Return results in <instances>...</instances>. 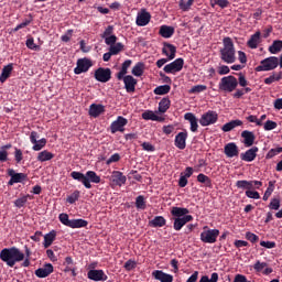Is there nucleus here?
<instances>
[{
  "instance_id": "nucleus-1",
  "label": "nucleus",
  "mask_w": 282,
  "mask_h": 282,
  "mask_svg": "<svg viewBox=\"0 0 282 282\" xmlns=\"http://www.w3.org/2000/svg\"><path fill=\"white\" fill-rule=\"evenodd\" d=\"M191 213L188 208L185 207H172L171 208V220L174 221L173 228L176 231H180L187 225L189 221H193V216L188 215Z\"/></svg>"
},
{
  "instance_id": "nucleus-2",
  "label": "nucleus",
  "mask_w": 282,
  "mask_h": 282,
  "mask_svg": "<svg viewBox=\"0 0 282 282\" xmlns=\"http://www.w3.org/2000/svg\"><path fill=\"white\" fill-rule=\"evenodd\" d=\"M0 259L9 268H14L17 263H21L25 259V253L21 252L17 247L4 248L0 251Z\"/></svg>"
},
{
  "instance_id": "nucleus-3",
  "label": "nucleus",
  "mask_w": 282,
  "mask_h": 282,
  "mask_svg": "<svg viewBox=\"0 0 282 282\" xmlns=\"http://www.w3.org/2000/svg\"><path fill=\"white\" fill-rule=\"evenodd\" d=\"M237 51L235 50V43L230 37H224L223 48L219 51L220 61L227 63V65H232L237 61Z\"/></svg>"
},
{
  "instance_id": "nucleus-4",
  "label": "nucleus",
  "mask_w": 282,
  "mask_h": 282,
  "mask_svg": "<svg viewBox=\"0 0 282 282\" xmlns=\"http://www.w3.org/2000/svg\"><path fill=\"white\" fill-rule=\"evenodd\" d=\"M70 177H73V180H76L77 182L83 183L85 188H91V183L100 184L101 182L100 175H97L95 171H88L86 172V174H83L82 172L73 171L70 173Z\"/></svg>"
},
{
  "instance_id": "nucleus-5",
  "label": "nucleus",
  "mask_w": 282,
  "mask_h": 282,
  "mask_svg": "<svg viewBox=\"0 0 282 282\" xmlns=\"http://www.w3.org/2000/svg\"><path fill=\"white\" fill-rule=\"evenodd\" d=\"M239 86V83L237 82V77L229 75L226 77H223L219 82V89L220 91H227V94H232Z\"/></svg>"
},
{
  "instance_id": "nucleus-6",
  "label": "nucleus",
  "mask_w": 282,
  "mask_h": 282,
  "mask_svg": "<svg viewBox=\"0 0 282 282\" xmlns=\"http://www.w3.org/2000/svg\"><path fill=\"white\" fill-rule=\"evenodd\" d=\"M279 67V57L270 56L260 62V65L256 67V72H272Z\"/></svg>"
},
{
  "instance_id": "nucleus-7",
  "label": "nucleus",
  "mask_w": 282,
  "mask_h": 282,
  "mask_svg": "<svg viewBox=\"0 0 282 282\" xmlns=\"http://www.w3.org/2000/svg\"><path fill=\"white\" fill-rule=\"evenodd\" d=\"M217 237H219V229H208V226H205L200 234V241L203 243H217Z\"/></svg>"
},
{
  "instance_id": "nucleus-8",
  "label": "nucleus",
  "mask_w": 282,
  "mask_h": 282,
  "mask_svg": "<svg viewBox=\"0 0 282 282\" xmlns=\"http://www.w3.org/2000/svg\"><path fill=\"white\" fill-rule=\"evenodd\" d=\"M261 186H263V182L261 181L241 180L236 182V187L240 188L241 191H254V189L259 191Z\"/></svg>"
},
{
  "instance_id": "nucleus-9",
  "label": "nucleus",
  "mask_w": 282,
  "mask_h": 282,
  "mask_svg": "<svg viewBox=\"0 0 282 282\" xmlns=\"http://www.w3.org/2000/svg\"><path fill=\"white\" fill-rule=\"evenodd\" d=\"M219 120V115L215 110H208L207 112L203 113L199 119V124L202 127H210V124H215Z\"/></svg>"
},
{
  "instance_id": "nucleus-10",
  "label": "nucleus",
  "mask_w": 282,
  "mask_h": 282,
  "mask_svg": "<svg viewBox=\"0 0 282 282\" xmlns=\"http://www.w3.org/2000/svg\"><path fill=\"white\" fill-rule=\"evenodd\" d=\"M30 142L33 144L32 149L34 151H42L47 145V139L42 138L39 140V132L32 131L30 134Z\"/></svg>"
},
{
  "instance_id": "nucleus-11",
  "label": "nucleus",
  "mask_w": 282,
  "mask_h": 282,
  "mask_svg": "<svg viewBox=\"0 0 282 282\" xmlns=\"http://www.w3.org/2000/svg\"><path fill=\"white\" fill-rule=\"evenodd\" d=\"M181 69H184V58L178 57L174 62L165 65L163 72L165 74H177Z\"/></svg>"
},
{
  "instance_id": "nucleus-12",
  "label": "nucleus",
  "mask_w": 282,
  "mask_h": 282,
  "mask_svg": "<svg viewBox=\"0 0 282 282\" xmlns=\"http://www.w3.org/2000/svg\"><path fill=\"white\" fill-rule=\"evenodd\" d=\"M94 64L91 63V59L84 57V58H79L77 61V67L74 68V74H85L86 72H89V68L93 66Z\"/></svg>"
},
{
  "instance_id": "nucleus-13",
  "label": "nucleus",
  "mask_w": 282,
  "mask_h": 282,
  "mask_svg": "<svg viewBox=\"0 0 282 282\" xmlns=\"http://www.w3.org/2000/svg\"><path fill=\"white\" fill-rule=\"evenodd\" d=\"M95 78L98 83H109L111 80V68H97L95 70Z\"/></svg>"
},
{
  "instance_id": "nucleus-14",
  "label": "nucleus",
  "mask_w": 282,
  "mask_h": 282,
  "mask_svg": "<svg viewBox=\"0 0 282 282\" xmlns=\"http://www.w3.org/2000/svg\"><path fill=\"white\" fill-rule=\"evenodd\" d=\"M129 124V120L127 118L119 116L116 121L110 124L111 133H118V131H124V127Z\"/></svg>"
},
{
  "instance_id": "nucleus-15",
  "label": "nucleus",
  "mask_w": 282,
  "mask_h": 282,
  "mask_svg": "<svg viewBox=\"0 0 282 282\" xmlns=\"http://www.w3.org/2000/svg\"><path fill=\"white\" fill-rule=\"evenodd\" d=\"M87 276L90 281H96V282H105L109 276L105 274V271L101 269H91L87 272Z\"/></svg>"
},
{
  "instance_id": "nucleus-16",
  "label": "nucleus",
  "mask_w": 282,
  "mask_h": 282,
  "mask_svg": "<svg viewBox=\"0 0 282 282\" xmlns=\"http://www.w3.org/2000/svg\"><path fill=\"white\" fill-rule=\"evenodd\" d=\"M124 89L128 94H133L135 91V85H138V79L131 75H123L122 79Z\"/></svg>"
},
{
  "instance_id": "nucleus-17",
  "label": "nucleus",
  "mask_w": 282,
  "mask_h": 282,
  "mask_svg": "<svg viewBox=\"0 0 282 282\" xmlns=\"http://www.w3.org/2000/svg\"><path fill=\"white\" fill-rule=\"evenodd\" d=\"M186 140H188V132L185 130L183 132H178L174 140V145L176 149L184 151L186 149Z\"/></svg>"
},
{
  "instance_id": "nucleus-18",
  "label": "nucleus",
  "mask_w": 282,
  "mask_h": 282,
  "mask_svg": "<svg viewBox=\"0 0 282 282\" xmlns=\"http://www.w3.org/2000/svg\"><path fill=\"white\" fill-rule=\"evenodd\" d=\"M162 54L167 56V61H173L175 58V54H177V47L169 42H164Z\"/></svg>"
},
{
  "instance_id": "nucleus-19",
  "label": "nucleus",
  "mask_w": 282,
  "mask_h": 282,
  "mask_svg": "<svg viewBox=\"0 0 282 282\" xmlns=\"http://www.w3.org/2000/svg\"><path fill=\"white\" fill-rule=\"evenodd\" d=\"M52 272H54V265H52V263H46L43 268L35 270V276H37V279H47Z\"/></svg>"
},
{
  "instance_id": "nucleus-20",
  "label": "nucleus",
  "mask_w": 282,
  "mask_h": 282,
  "mask_svg": "<svg viewBox=\"0 0 282 282\" xmlns=\"http://www.w3.org/2000/svg\"><path fill=\"white\" fill-rule=\"evenodd\" d=\"M151 22V13H149L147 10H142L141 13H138L135 23L139 25V28H144V25H149Z\"/></svg>"
},
{
  "instance_id": "nucleus-21",
  "label": "nucleus",
  "mask_w": 282,
  "mask_h": 282,
  "mask_svg": "<svg viewBox=\"0 0 282 282\" xmlns=\"http://www.w3.org/2000/svg\"><path fill=\"white\" fill-rule=\"evenodd\" d=\"M257 153H259V148L252 147L245 153H241L240 159L242 160V162H254V160H257Z\"/></svg>"
},
{
  "instance_id": "nucleus-22",
  "label": "nucleus",
  "mask_w": 282,
  "mask_h": 282,
  "mask_svg": "<svg viewBox=\"0 0 282 282\" xmlns=\"http://www.w3.org/2000/svg\"><path fill=\"white\" fill-rule=\"evenodd\" d=\"M224 153L227 158H239V147L235 142L227 143Z\"/></svg>"
},
{
  "instance_id": "nucleus-23",
  "label": "nucleus",
  "mask_w": 282,
  "mask_h": 282,
  "mask_svg": "<svg viewBox=\"0 0 282 282\" xmlns=\"http://www.w3.org/2000/svg\"><path fill=\"white\" fill-rule=\"evenodd\" d=\"M110 180L115 186H123V184H127V176L120 171H113Z\"/></svg>"
},
{
  "instance_id": "nucleus-24",
  "label": "nucleus",
  "mask_w": 282,
  "mask_h": 282,
  "mask_svg": "<svg viewBox=\"0 0 282 282\" xmlns=\"http://www.w3.org/2000/svg\"><path fill=\"white\" fill-rule=\"evenodd\" d=\"M152 276H153V279H155L156 281H160V282H173V275L165 273L162 270H154L152 272Z\"/></svg>"
},
{
  "instance_id": "nucleus-25",
  "label": "nucleus",
  "mask_w": 282,
  "mask_h": 282,
  "mask_svg": "<svg viewBox=\"0 0 282 282\" xmlns=\"http://www.w3.org/2000/svg\"><path fill=\"white\" fill-rule=\"evenodd\" d=\"M184 119L189 122L191 124L189 129L192 133H197V129H199V123H197L198 122L197 117H195L193 112H186L184 115Z\"/></svg>"
},
{
  "instance_id": "nucleus-26",
  "label": "nucleus",
  "mask_w": 282,
  "mask_h": 282,
  "mask_svg": "<svg viewBox=\"0 0 282 282\" xmlns=\"http://www.w3.org/2000/svg\"><path fill=\"white\" fill-rule=\"evenodd\" d=\"M241 138H243L245 147H252V144H254V140L257 139V137H254V132L250 130H243L241 132Z\"/></svg>"
},
{
  "instance_id": "nucleus-27",
  "label": "nucleus",
  "mask_w": 282,
  "mask_h": 282,
  "mask_svg": "<svg viewBox=\"0 0 282 282\" xmlns=\"http://www.w3.org/2000/svg\"><path fill=\"white\" fill-rule=\"evenodd\" d=\"M133 64V61L127 59L122 63L120 72L117 73L116 78L117 80H122L123 76L129 74V67Z\"/></svg>"
},
{
  "instance_id": "nucleus-28",
  "label": "nucleus",
  "mask_w": 282,
  "mask_h": 282,
  "mask_svg": "<svg viewBox=\"0 0 282 282\" xmlns=\"http://www.w3.org/2000/svg\"><path fill=\"white\" fill-rule=\"evenodd\" d=\"M101 113H105V106L100 104L90 105L89 116H91V118H98V116H100Z\"/></svg>"
},
{
  "instance_id": "nucleus-29",
  "label": "nucleus",
  "mask_w": 282,
  "mask_h": 282,
  "mask_svg": "<svg viewBox=\"0 0 282 282\" xmlns=\"http://www.w3.org/2000/svg\"><path fill=\"white\" fill-rule=\"evenodd\" d=\"M14 69V64H8L6 66H3L2 68V73L0 75V83H6V80H8V78H10V76L12 75V70Z\"/></svg>"
},
{
  "instance_id": "nucleus-30",
  "label": "nucleus",
  "mask_w": 282,
  "mask_h": 282,
  "mask_svg": "<svg viewBox=\"0 0 282 282\" xmlns=\"http://www.w3.org/2000/svg\"><path fill=\"white\" fill-rule=\"evenodd\" d=\"M159 34L163 39H171V36H173L175 34V28L169 26V25H162L160 28Z\"/></svg>"
},
{
  "instance_id": "nucleus-31",
  "label": "nucleus",
  "mask_w": 282,
  "mask_h": 282,
  "mask_svg": "<svg viewBox=\"0 0 282 282\" xmlns=\"http://www.w3.org/2000/svg\"><path fill=\"white\" fill-rule=\"evenodd\" d=\"M149 225L152 228H164V226H166V218L163 216H155L152 220L149 221Z\"/></svg>"
},
{
  "instance_id": "nucleus-32",
  "label": "nucleus",
  "mask_w": 282,
  "mask_h": 282,
  "mask_svg": "<svg viewBox=\"0 0 282 282\" xmlns=\"http://www.w3.org/2000/svg\"><path fill=\"white\" fill-rule=\"evenodd\" d=\"M241 124H243V121H241V120H239V119L231 120V121L225 123V124L221 127V130H223L225 133H228V131H232V129H236V127H241Z\"/></svg>"
},
{
  "instance_id": "nucleus-33",
  "label": "nucleus",
  "mask_w": 282,
  "mask_h": 282,
  "mask_svg": "<svg viewBox=\"0 0 282 282\" xmlns=\"http://www.w3.org/2000/svg\"><path fill=\"white\" fill-rule=\"evenodd\" d=\"M260 39L261 32L258 31L253 35H251L250 40L247 42L248 47H250L251 50H257V47H259Z\"/></svg>"
},
{
  "instance_id": "nucleus-34",
  "label": "nucleus",
  "mask_w": 282,
  "mask_h": 282,
  "mask_svg": "<svg viewBox=\"0 0 282 282\" xmlns=\"http://www.w3.org/2000/svg\"><path fill=\"white\" fill-rule=\"evenodd\" d=\"M8 175L14 180L15 184H21V182H25V180H28V174L17 173L14 170H9Z\"/></svg>"
},
{
  "instance_id": "nucleus-35",
  "label": "nucleus",
  "mask_w": 282,
  "mask_h": 282,
  "mask_svg": "<svg viewBox=\"0 0 282 282\" xmlns=\"http://www.w3.org/2000/svg\"><path fill=\"white\" fill-rule=\"evenodd\" d=\"M54 241H56V230H52L44 236V242H43L44 248H50V246H52Z\"/></svg>"
},
{
  "instance_id": "nucleus-36",
  "label": "nucleus",
  "mask_w": 282,
  "mask_h": 282,
  "mask_svg": "<svg viewBox=\"0 0 282 282\" xmlns=\"http://www.w3.org/2000/svg\"><path fill=\"white\" fill-rule=\"evenodd\" d=\"M171 109V99L169 97H164L159 102V113H166Z\"/></svg>"
},
{
  "instance_id": "nucleus-37",
  "label": "nucleus",
  "mask_w": 282,
  "mask_h": 282,
  "mask_svg": "<svg viewBox=\"0 0 282 282\" xmlns=\"http://www.w3.org/2000/svg\"><path fill=\"white\" fill-rule=\"evenodd\" d=\"M36 160L37 162H50V160H54V153L47 150H43L37 154Z\"/></svg>"
},
{
  "instance_id": "nucleus-38",
  "label": "nucleus",
  "mask_w": 282,
  "mask_h": 282,
  "mask_svg": "<svg viewBox=\"0 0 282 282\" xmlns=\"http://www.w3.org/2000/svg\"><path fill=\"white\" fill-rule=\"evenodd\" d=\"M89 223L83 218L70 219V228H87Z\"/></svg>"
},
{
  "instance_id": "nucleus-39",
  "label": "nucleus",
  "mask_w": 282,
  "mask_h": 282,
  "mask_svg": "<svg viewBox=\"0 0 282 282\" xmlns=\"http://www.w3.org/2000/svg\"><path fill=\"white\" fill-rule=\"evenodd\" d=\"M132 76L140 77L144 74V63L139 62L137 63L131 70Z\"/></svg>"
},
{
  "instance_id": "nucleus-40",
  "label": "nucleus",
  "mask_w": 282,
  "mask_h": 282,
  "mask_svg": "<svg viewBox=\"0 0 282 282\" xmlns=\"http://www.w3.org/2000/svg\"><path fill=\"white\" fill-rule=\"evenodd\" d=\"M153 91L155 96H166L171 91V85L158 86Z\"/></svg>"
},
{
  "instance_id": "nucleus-41",
  "label": "nucleus",
  "mask_w": 282,
  "mask_h": 282,
  "mask_svg": "<svg viewBox=\"0 0 282 282\" xmlns=\"http://www.w3.org/2000/svg\"><path fill=\"white\" fill-rule=\"evenodd\" d=\"M276 184V181H270L269 182V186L264 192V195L262 197L263 202H268V199H270V196L272 195V193H274V185Z\"/></svg>"
},
{
  "instance_id": "nucleus-42",
  "label": "nucleus",
  "mask_w": 282,
  "mask_h": 282,
  "mask_svg": "<svg viewBox=\"0 0 282 282\" xmlns=\"http://www.w3.org/2000/svg\"><path fill=\"white\" fill-rule=\"evenodd\" d=\"M282 50V41L281 40H275L273 41L272 45L269 46V52L270 54H279Z\"/></svg>"
},
{
  "instance_id": "nucleus-43",
  "label": "nucleus",
  "mask_w": 282,
  "mask_h": 282,
  "mask_svg": "<svg viewBox=\"0 0 282 282\" xmlns=\"http://www.w3.org/2000/svg\"><path fill=\"white\" fill-rule=\"evenodd\" d=\"M143 120H152L154 122H160V117L155 115L152 110H147L142 113Z\"/></svg>"
},
{
  "instance_id": "nucleus-44",
  "label": "nucleus",
  "mask_w": 282,
  "mask_h": 282,
  "mask_svg": "<svg viewBox=\"0 0 282 282\" xmlns=\"http://www.w3.org/2000/svg\"><path fill=\"white\" fill-rule=\"evenodd\" d=\"M124 50V44L118 42L116 44H112L110 47H109V51L111 53L112 56H118V54L120 52H122Z\"/></svg>"
},
{
  "instance_id": "nucleus-45",
  "label": "nucleus",
  "mask_w": 282,
  "mask_h": 282,
  "mask_svg": "<svg viewBox=\"0 0 282 282\" xmlns=\"http://www.w3.org/2000/svg\"><path fill=\"white\" fill-rule=\"evenodd\" d=\"M135 208L138 210H147V199L144 198V196L139 195L135 198Z\"/></svg>"
},
{
  "instance_id": "nucleus-46",
  "label": "nucleus",
  "mask_w": 282,
  "mask_h": 282,
  "mask_svg": "<svg viewBox=\"0 0 282 282\" xmlns=\"http://www.w3.org/2000/svg\"><path fill=\"white\" fill-rule=\"evenodd\" d=\"M197 182H199V184H205L207 188H210V186H213V181L210 180V177L203 173L197 175Z\"/></svg>"
},
{
  "instance_id": "nucleus-47",
  "label": "nucleus",
  "mask_w": 282,
  "mask_h": 282,
  "mask_svg": "<svg viewBox=\"0 0 282 282\" xmlns=\"http://www.w3.org/2000/svg\"><path fill=\"white\" fill-rule=\"evenodd\" d=\"M193 3H195V0H180L178 8L183 10V12H188Z\"/></svg>"
},
{
  "instance_id": "nucleus-48",
  "label": "nucleus",
  "mask_w": 282,
  "mask_h": 282,
  "mask_svg": "<svg viewBox=\"0 0 282 282\" xmlns=\"http://www.w3.org/2000/svg\"><path fill=\"white\" fill-rule=\"evenodd\" d=\"M281 79H282V72H280L278 75L272 74L271 76L264 79V85H272V83H279V80Z\"/></svg>"
},
{
  "instance_id": "nucleus-49",
  "label": "nucleus",
  "mask_w": 282,
  "mask_h": 282,
  "mask_svg": "<svg viewBox=\"0 0 282 282\" xmlns=\"http://www.w3.org/2000/svg\"><path fill=\"white\" fill-rule=\"evenodd\" d=\"M64 265H65L64 272H70V270L76 268L74 263V259L69 256L65 258Z\"/></svg>"
},
{
  "instance_id": "nucleus-50",
  "label": "nucleus",
  "mask_w": 282,
  "mask_h": 282,
  "mask_svg": "<svg viewBox=\"0 0 282 282\" xmlns=\"http://www.w3.org/2000/svg\"><path fill=\"white\" fill-rule=\"evenodd\" d=\"M58 219H59L61 224H63V226H67V228H70L72 219H69V215L62 213V214H59Z\"/></svg>"
},
{
  "instance_id": "nucleus-51",
  "label": "nucleus",
  "mask_w": 282,
  "mask_h": 282,
  "mask_svg": "<svg viewBox=\"0 0 282 282\" xmlns=\"http://www.w3.org/2000/svg\"><path fill=\"white\" fill-rule=\"evenodd\" d=\"M212 8H215V6H218L219 8H228L230 6V2L228 0H209Z\"/></svg>"
},
{
  "instance_id": "nucleus-52",
  "label": "nucleus",
  "mask_w": 282,
  "mask_h": 282,
  "mask_svg": "<svg viewBox=\"0 0 282 282\" xmlns=\"http://www.w3.org/2000/svg\"><path fill=\"white\" fill-rule=\"evenodd\" d=\"M80 198V191L76 189L72 195L67 196L66 202L67 204H76Z\"/></svg>"
},
{
  "instance_id": "nucleus-53",
  "label": "nucleus",
  "mask_w": 282,
  "mask_h": 282,
  "mask_svg": "<svg viewBox=\"0 0 282 282\" xmlns=\"http://www.w3.org/2000/svg\"><path fill=\"white\" fill-rule=\"evenodd\" d=\"M208 89L207 85H195L189 89V94H202Z\"/></svg>"
},
{
  "instance_id": "nucleus-54",
  "label": "nucleus",
  "mask_w": 282,
  "mask_h": 282,
  "mask_svg": "<svg viewBox=\"0 0 282 282\" xmlns=\"http://www.w3.org/2000/svg\"><path fill=\"white\" fill-rule=\"evenodd\" d=\"M26 47L29 50H33V52H40L41 51V46L36 45L34 43V37H30V39L26 40Z\"/></svg>"
},
{
  "instance_id": "nucleus-55",
  "label": "nucleus",
  "mask_w": 282,
  "mask_h": 282,
  "mask_svg": "<svg viewBox=\"0 0 282 282\" xmlns=\"http://www.w3.org/2000/svg\"><path fill=\"white\" fill-rule=\"evenodd\" d=\"M237 83L241 87H248L250 85V82L246 78V75L243 73H238V79Z\"/></svg>"
},
{
  "instance_id": "nucleus-56",
  "label": "nucleus",
  "mask_w": 282,
  "mask_h": 282,
  "mask_svg": "<svg viewBox=\"0 0 282 282\" xmlns=\"http://www.w3.org/2000/svg\"><path fill=\"white\" fill-rule=\"evenodd\" d=\"M269 208L270 210H279L281 208V198H272Z\"/></svg>"
},
{
  "instance_id": "nucleus-57",
  "label": "nucleus",
  "mask_w": 282,
  "mask_h": 282,
  "mask_svg": "<svg viewBox=\"0 0 282 282\" xmlns=\"http://www.w3.org/2000/svg\"><path fill=\"white\" fill-rule=\"evenodd\" d=\"M246 197L249 199H261V194L257 191L248 189L245 192Z\"/></svg>"
},
{
  "instance_id": "nucleus-58",
  "label": "nucleus",
  "mask_w": 282,
  "mask_h": 282,
  "mask_svg": "<svg viewBox=\"0 0 282 282\" xmlns=\"http://www.w3.org/2000/svg\"><path fill=\"white\" fill-rule=\"evenodd\" d=\"M279 153H282V148H273L267 153L265 159L272 160V158H275Z\"/></svg>"
},
{
  "instance_id": "nucleus-59",
  "label": "nucleus",
  "mask_w": 282,
  "mask_h": 282,
  "mask_svg": "<svg viewBox=\"0 0 282 282\" xmlns=\"http://www.w3.org/2000/svg\"><path fill=\"white\" fill-rule=\"evenodd\" d=\"M28 197H30V195H25V196H22V197L15 199L14 206H17V208H23V206H25V204H28Z\"/></svg>"
},
{
  "instance_id": "nucleus-60",
  "label": "nucleus",
  "mask_w": 282,
  "mask_h": 282,
  "mask_svg": "<svg viewBox=\"0 0 282 282\" xmlns=\"http://www.w3.org/2000/svg\"><path fill=\"white\" fill-rule=\"evenodd\" d=\"M137 267H138V262H135V261L132 260V259L128 260V261L123 264V268H124V270H127V272H131V270H135Z\"/></svg>"
},
{
  "instance_id": "nucleus-61",
  "label": "nucleus",
  "mask_w": 282,
  "mask_h": 282,
  "mask_svg": "<svg viewBox=\"0 0 282 282\" xmlns=\"http://www.w3.org/2000/svg\"><path fill=\"white\" fill-rule=\"evenodd\" d=\"M267 265V262H261L257 260L256 263L253 264V270H256V272H263Z\"/></svg>"
},
{
  "instance_id": "nucleus-62",
  "label": "nucleus",
  "mask_w": 282,
  "mask_h": 282,
  "mask_svg": "<svg viewBox=\"0 0 282 282\" xmlns=\"http://www.w3.org/2000/svg\"><path fill=\"white\" fill-rule=\"evenodd\" d=\"M276 121L267 120L264 123V131H273V129H276Z\"/></svg>"
},
{
  "instance_id": "nucleus-63",
  "label": "nucleus",
  "mask_w": 282,
  "mask_h": 282,
  "mask_svg": "<svg viewBox=\"0 0 282 282\" xmlns=\"http://www.w3.org/2000/svg\"><path fill=\"white\" fill-rule=\"evenodd\" d=\"M105 39V43L106 45H109L111 47V45H116L117 41H118V36L116 35H109L108 37H104Z\"/></svg>"
},
{
  "instance_id": "nucleus-64",
  "label": "nucleus",
  "mask_w": 282,
  "mask_h": 282,
  "mask_svg": "<svg viewBox=\"0 0 282 282\" xmlns=\"http://www.w3.org/2000/svg\"><path fill=\"white\" fill-rule=\"evenodd\" d=\"M14 158H15V162L20 164V162L23 161V151H21V149L15 148Z\"/></svg>"
}]
</instances>
